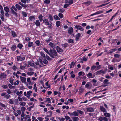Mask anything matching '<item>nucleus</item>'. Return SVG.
<instances>
[{
	"instance_id": "nucleus-3",
	"label": "nucleus",
	"mask_w": 121,
	"mask_h": 121,
	"mask_svg": "<svg viewBox=\"0 0 121 121\" xmlns=\"http://www.w3.org/2000/svg\"><path fill=\"white\" fill-rule=\"evenodd\" d=\"M1 95L2 97H4L5 98L7 99H9L11 97L10 95L4 92L2 93Z\"/></svg>"
},
{
	"instance_id": "nucleus-20",
	"label": "nucleus",
	"mask_w": 121,
	"mask_h": 121,
	"mask_svg": "<svg viewBox=\"0 0 121 121\" xmlns=\"http://www.w3.org/2000/svg\"><path fill=\"white\" fill-rule=\"evenodd\" d=\"M40 54L41 56V58L42 59L45 58V55L43 52L41 51L40 52Z\"/></svg>"
},
{
	"instance_id": "nucleus-5",
	"label": "nucleus",
	"mask_w": 121,
	"mask_h": 121,
	"mask_svg": "<svg viewBox=\"0 0 121 121\" xmlns=\"http://www.w3.org/2000/svg\"><path fill=\"white\" fill-rule=\"evenodd\" d=\"M56 49L58 53L59 54H61L63 52V50L58 46H56Z\"/></svg>"
},
{
	"instance_id": "nucleus-27",
	"label": "nucleus",
	"mask_w": 121,
	"mask_h": 121,
	"mask_svg": "<svg viewBox=\"0 0 121 121\" xmlns=\"http://www.w3.org/2000/svg\"><path fill=\"white\" fill-rule=\"evenodd\" d=\"M16 46L15 45H13L11 48V49L12 51H14L16 48Z\"/></svg>"
},
{
	"instance_id": "nucleus-61",
	"label": "nucleus",
	"mask_w": 121,
	"mask_h": 121,
	"mask_svg": "<svg viewBox=\"0 0 121 121\" xmlns=\"http://www.w3.org/2000/svg\"><path fill=\"white\" fill-rule=\"evenodd\" d=\"M85 4L87 5H88L91 4V2L90 1H88L87 2H86Z\"/></svg>"
},
{
	"instance_id": "nucleus-45",
	"label": "nucleus",
	"mask_w": 121,
	"mask_h": 121,
	"mask_svg": "<svg viewBox=\"0 0 121 121\" xmlns=\"http://www.w3.org/2000/svg\"><path fill=\"white\" fill-rule=\"evenodd\" d=\"M28 63L29 65L31 66H33L34 65V63L30 61L28 62Z\"/></svg>"
},
{
	"instance_id": "nucleus-32",
	"label": "nucleus",
	"mask_w": 121,
	"mask_h": 121,
	"mask_svg": "<svg viewBox=\"0 0 121 121\" xmlns=\"http://www.w3.org/2000/svg\"><path fill=\"white\" fill-rule=\"evenodd\" d=\"M8 103L10 104H14L13 101L12 99H9L8 100Z\"/></svg>"
},
{
	"instance_id": "nucleus-14",
	"label": "nucleus",
	"mask_w": 121,
	"mask_h": 121,
	"mask_svg": "<svg viewBox=\"0 0 121 121\" xmlns=\"http://www.w3.org/2000/svg\"><path fill=\"white\" fill-rule=\"evenodd\" d=\"M73 0H65V2L68 3L69 5H70L73 3Z\"/></svg>"
},
{
	"instance_id": "nucleus-56",
	"label": "nucleus",
	"mask_w": 121,
	"mask_h": 121,
	"mask_svg": "<svg viewBox=\"0 0 121 121\" xmlns=\"http://www.w3.org/2000/svg\"><path fill=\"white\" fill-rule=\"evenodd\" d=\"M26 67V66L20 65V69L23 70L25 69Z\"/></svg>"
},
{
	"instance_id": "nucleus-44",
	"label": "nucleus",
	"mask_w": 121,
	"mask_h": 121,
	"mask_svg": "<svg viewBox=\"0 0 121 121\" xmlns=\"http://www.w3.org/2000/svg\"><path fill=\"white\" fill-rule=\"evenodd\" d=\"M120 61V60H118L115 58H113L112 60V62H119Z\"/></svg>"
},
{
	"instance_id": "nucleus-51",
	"label": "nucleus",
	"mask_w": 121,
	"mask_h": 121,
	"mask_svg": "<svg viewBox=\"0 0 121 121\" xmlns=\"http://www.w3.org/2000/svg\"><path fill=\"white\" fill-rule=\"evenodd\" d=\"M27 74L29 76H31L34 74V72H28L27 73Z\"/></svg>"
},
{
	"instance_id": "nucleus-7",
	"label": "nucleus",
	"mask_w": 121,
	"mask_h": 121,
	"mask_svg": "<svg viewBox=\"0 0 121 121\" xmlns=\"http://www.w3.org/2000/svg\"><path fill=\"white\" fill-rule=\"evenodd\" d=\"M20 77L22 82L25 84H26V78L21 76H20Z\"/></svg>"
},
{
	"instance_id": "nucleus-23",
	"label": "nucleus",
	"mask_w": 121,
	"mask_h": 121,
	"mask_svg": "<svg viewBox=\"0 0 121 121\" xmlns=\"http://www.w3.org/2000/svg\"><path fill=\"white\" fill-rule=\"evenodd\" d=\"M87 76L89 78H94V76H93L92 73L89 72L88 74L87 75Z\"/></svg>"
},
{
	"instance_id": "nucleus-17",
	"label": "nucleus",
	"mask_w": 121,
	"mask_h": 121,
	"mask_svg": "<svg viewBox=\"0 0 121 121\" xmlns=\"http://www.w3.org/2000/svg\"><path fill=\"white\" fill-rule=\"evenodd\" d=\"M11 13L12 14L14 15V16H15L16 17H17L18 16L17 13L12 9H11Z\"/></svg>"
},
{
	"instance_id": "nucleus-2",
	"label": "nucleus",
	"mask_w": 121,
	"mask_h": 121,
	"mask_svg": "<svg viewBox=\"0 0 121 121\" xmlns=\"http://www.w3.org/2000/svg\"><path fill=\"white\" fill-rule=\"evenodd\" d=\"M49 55L51 57L53 58H55V56H57V54L56 51L55 49H53V50L52 52L51 53H49Z\"/></svg>"
},
{
	"instance_id": "nucleus-26",
	"label": "nucleus",
	"mask_w": 121,
	"mask_h": 121,
	"mask_svg": "<svg viewBox=\"0 0 121 121\" xmlns=\"http://www.w3.org/2000/svg\"><path fill=\"white\" fill-rule=\"evenodd\" d=\"M34 44L33 42H29L28 44V47L30 48L31 47H32L33 46Z\"/></svg>"
},
{
	"instance_id": "nucleus-37",
	"label": "nucleus",
	"mask_w": 121,
	"mask_h": 121,
	"mask_svg": "<svg viewBox=\"0 0 121 121\" xmlns=\"http://www.w3.org/2000/svg\"><path fill=\"white\" fill-rule=\"evenodd\" d=\"M61 22L60 21H57L56 22V25L57 27H58L60 26Z\"/></svg>"
},
{
	"instance_id": "nucleus-58",
	"label": "nucleus",
	"mask_w": 121,
	"mask_h": 121,
	"mask_svg": "<svg viewBox=\"0 0 121 121\" xmlns=\"http://www.w3.org/2000/svg\"><path fill=\"white\" fill-rule=\"evenodd\" d=\"M1 87L4 89H7L8 88V86L6 85H3L1 86Z\"/></svg>"
},
{
	"instance_id": "nucleus-22",
	"label": "nucleus",
	"mask_w": 121,
	"mask_h": 121,
	"mask_svg": "<svg viewBox=\"0 0 121 121\" xmlns=\"http://www.w3.org/2000/svg\"><path fill=\"white\" fill-rule=\"evenodd\" d=\"M43 22L45 23L46 25H49V22L48 20L46 19H44Z\"/></svg>"
},
{
	"instance_id": "nucleus-25",
	"label": "nucleus",
	"mask_w": 121,
	"mask_h": 121,
	"mask_svg": "<svg viewBox=\"0 0 121 121\" xmlns=\"http://www.w3.org/2000/svg\"><path fill=\"white\" fill-rule=\"evenodd\" d=\"M15 6L16 8L18 10H21L22 8V7L19 4H16L15 5Z\"/></svg>"
},
{
	"instance_id": "nucleus-6",
	"label": "nucleus",
	"mask_w": 121,
	"mask_h": 121,
	"mask_svg": "<svg viewBox=\"0 0 121 121\" xmlns=\"http://www.w3.org/2000/svg\"><path fill=\"white\" fill-rule=\"evenodd\" d=\"M108 80L107 79H105L103 82V83L104 84V85L103 86L104 87H105L107 86L108 85L110 84V82H108Z\"/></svg>"
},
{
	"instance_id": "nucleus-43",
	"label": "nucleus",
	"mask_w": 121,
	"mask_h": 121,
	"mask_svg": "<svg viewBox=\"0 0 121 121\" xmlns=\"http://www.w3.org/2000/svg\"><path fill=\"white\" fill-rule=\"evenodd\" d=\"M67 42L68 43H74V40L73 39H71L68 40Z\"/></svg>"
},
{
	"instance_id": "nucleus-46",
	"label": "nucleus",
	"mask_w": 121,
	"mask_h": 121,
	"mask_svg": "<svg viewBox=\"0 0 121 121\" xmlns=\"http://www.w3.org/2000/svg\"><path fill=\"white\" fill-rule=\"evenodd\" d=\"M18 69V68H17L15 65L13 66L12 67L14 71L17 70Z\"/></svg>"
},
{
	"instance_id": "nucleus-18",
	"label": "nucleus",
	"mask_w": 121,
	"mask_h": 121,
	"mask_svg": "<svg viewBox=\"0 0 121 121\" xmlns=\"http://www.w3.org/2000/svg\"><path fill=\"white\" fill-rule=\"evenodd\" d=\"M81 34L80 33H78L75 35V37L76 38L75 40L76 41H77L79 37H80Z\"/></svg>"
},
{
	"instance_id": "nucleus-55",
	"label": "nucleus",
	"mask_w": 121,
	"mask_h": 121,
	"mask_svg": "<svg viewBox=\"0 0 121 121\" xmlns=\"http://www.w3.org/2000/svg\"><path fill=\"white\" fill-rule=\"evenodd\" d=\"M14 102L15 104H18L19 103L18 99H15L14 100Z\"/></svg>"
},
{
	"instance_id": "nucleus-19",
	"label": "nucleus",
	"mask_w": 121,
	"mask_h": 121,
	"mask_svg": "<svg viewBox=\"0 0 121 121\" xmlns=\"http://www.w3.org/2000/svg\"><path fill=\"white\" fill-rule=\"evenodd\" d=\"M73 121H77L79 120V118L76 116H74L72 117Z\"/></svg>"
},
{
	"instance_id": "nucleus-33",
	"label": "nucleus",
	"mask_w": 121,
	"mask_h": 121,
	"mask_svg": "<svg viewBox=\"0 0 121 121\" xmlns=\"http://www.w3.org/2000/svg\"><path fill=\"white\" fill-rule=\"evenodd\" d=\"M40 63L41 64L43 65V66H45L46 65H44L43 63V61L42 59L40 58H39L38 59Z\"/></svg>"
},
{
	"instance_id": "nucleus-31",
	"label": "nucleus",
	"mask_w": 121,
	"mask_h": 121,
	"mask_svg": "<svg viewBox=\"0 0 121 121\" xmlns=\"http://www.w3.org/2000/svg\"><path fill=\"white\" fill-rule=\"evenodd\" d=\"M35 18V17L33 16H30L29 17V20L30 21H32L34 20Z\"/></svg>"
},
{
	"instance_id": "nucleus-16",
	"label": "nucleus",
	"mask_w": 121,
	"mask_h": 121,
	"mask_svg": "<svg viewBox=\"0 0 121 121\" xmlns=\"http://www.w3.org/2000/svg\"><path fill=\"white\" fill-rule=\"evenodd\" d=\"M100 108L101 111L103 112H107L106 110L103 106H100Z\"/></svg>"
},
{
	"instance_id": "nucleus-13",
	"label": "nucleus",
	"mask_w": 121,
	"mask_h": 121,
	"mask_svg": "<svg viewBox=\"0 0 121 121\" xmlns=\"http://www.w3.org/2000/svg\"><path fill=\"white\" fill-rule=\"evenodd\" d=\"M73 28L71 27H69L68 30V33L70 34H72L73 31Z\"/></svg>"
},
{
	"instance_id": "nucleus-54",
	"label": "nucleus",
	"mask_w": 121,
	"mask_h": 121,
	"mask_svg": "<svg viewBox=\"0 0 121 121\" xmlns=\"http://www.w3.org/2000/svg\"><path fill=\"white\" fill-rule=\"evenodd\" d=\"M26 109V108L24 107V106H23L22 107H21V110L22 112H24Z\"/></svg>"
},
{
	"instance_id": "nucleus-63",
	"label": "nucleus",
	"mask_w": 121,
	"mask_h": 121,
	"mask_svg": "<svg viewBox=\"0 0 121 121\" xmlns=\"http://www.w3.org/2000/svg\"><path fill=\"white\" fill-rule=\"evenodd\" d=\"M58 16L61 18H62L63 17V14L61 13H60L58 14Z\"/></svg>"
},
{
	"instance_id": "nucleus-34",
	"label": "nucleus",
	"mask_w": 121,
	"mask_h": 121,
	"mask_svg": "<svg viewBox=\"0 0 121 121\" xmlns=\"http://www.w3.org/2000/svg\"><path fill=\"white\" fill-rule=\"evenodd\" d=\"M38 18L40 22H41L43 20V16L41 14H40L38 16Z\"/></svg>"
},
{
	"instance_id": "nucleus-48",
	"label": "nucleus",
	"mask_w": 121,
	"mask_h": 121,
	"mask_svg": "<svg viewBox=\"0 0 121 121\" xmlns=\"http://www.w3.org/2000/svg\"><path fill=\"white\" fill-rule=\"evenodd\" d=\"M23 93L22 91H21L20 92L18 91L16 93V94L18 95L19 96L20 95L22 94Z\"/></svg>"
},
{
	"instance_id": "nucleus-42",
	"label": "nucleus",
	"mask_w": 121,
	"mask_h": 121,
	"mask_svg": "<svg viewBox=\"0 0 121 121\" xmlns=\"http://www.w3.org/2000/svg\"><path fill=\"white\" fill-rule=\"evenodd\" d=\"M85 74L84 72H83L81 71L79 72L78 73V75L79 76H84L85 75Z\"/></svg>"
},
{
	"instance_id": "nucleus-10",
	"label": "nucleus",
	"mask_w": 121,
	"mask_h": 121,
	"mask_svg": "<svg viewBox=\"0 0 121 121\" xmlns=\"http://www.w3.org/2000/svg\"><path fill=\"white\" fill-rule=\"evenodd\" d=\"M6 76L7 75L6 74L2 73L0 75V79L1 80H2L4 78H6Z\"/></svg>"
},
{
	"instance_id": "nucleus-8",
	"label": "nucleus",
	"mask_w": 121,
	"mask_h": 121,
	"mask_svg": "<svg viewBox=\"0 0 121 121\" xmlns=\"http://www.w3.org/2000/svg\"><path fill=\"white\" fill-rule=\"evenodd\" d=\"M103 12V11H102L101 10H99L95 12V13H93L92 14L90 15V16H92L96 15L102 13Z\"/></svg>"
},
{
	"instance_id": "nucleus-39",
	"label": "nucleus",
	"mask_w": 121,
	"mask_h": 121,
	"mask_svg": "<svg viewBox=\"0 0 121 121\" xmlns=\"http://www.w3.org/2000/svg\"><path fill=\"white\" fill-rule=\"evenodd\" d=\"M6 93L8 94H12V92L10 89H8L6 91Z\"/></svg>"
},
{
	"instance_id": "nucleus-60",
	"label": "nucleus",
	"mask_w": 121,
	"mask_h": 121,
	"mask_svg": "<svg viewBox=\"0 0 121 121\" xmlns=\"http://www.w3.org/2000/svg\"><path fill=\"white\" fill-rule=\"evenodd\" d=\"M43 50L46 52V53L49 55L50 52L47 49L45 48H43Z\"/></svg>"
},
{
	"instance_id": "nucleus-30",
	"label": "nucleus",
	"mask_w": 121,
	"mask_h": 121,
	"mask_svg": "<svg viewBox=\"0 0 121 121\" xmlns=\"http://www.w3.org/2000/svg\"><path fill=\"white\" fill-rule=\"evenodd\" d=\"M4 9L6 12L8 13L9 11V7L7 6L4 7Z\"/></svg>"
},
{
	"instance_id": "nucleus-1",
	"label": "nucleus",
	"mask_w": 121,
	"mask_h": 121,
	"mask_svg": "<svg viewBox=\"0 0 121 121\" xmlns=\"http://www.w3.org/2000/svg\"><path fill=\"white\" fill-rule=\"evenodd\" d=\"M107 71V69L104 70L102 69L97 71L95 72V73L96 75H99L101 74H104L106 73Z\"/></svg>"
},
{
	"instance_id": "nucleus-62",
	"label": "nucleus",
	"mask_w": 121,
	"mask_h": 121,
	"mask_svg": "<svg viewBox=\"0 0 121 121\" xmlns=\"http://www.w3.org/2000/svg\"><path fill=\"white\" fill-rule=\"evenodd\" d=\"M37 119L39 120V121H42L43 120V118L41 117H38Z\"/></svg>"
},
{
	"instance_id": "nucleus-59",
	"label": "nucleus",
	"mask_w": 121,
	"mask_h": 121,
	"mask_svg": "<svg viewBox=\"0 0 121 121\" xmlns=\"http://www.w3.org/2000/svg\"><path fill=\"white\" fill-rule=\"evenodd\" d=\"M58 11L59 12H60L63 13L65 11V10L64 9H62L60 8H59V9Z\"/></svg>"
},
{
	"instance_id": "nucleus-15",
	"label": "nucleus",
	"mask_w": 121,
	"mask_h": 121,
	"mask_svg": "<svg viewBox=\"0 0 121 121\" xmlns=\"http://www.w3.org/2000/svg\"><path fill=\"white\" fill-rule=\"evenodd\" d=\"M49 46L51 47L53 49H55L56 48V46L52 42H50L49 43Z\"/></svg>"
},
{
	"instance_id": "nucleus-21",
	"label": "nucleus",
	"mask_w": 121,
	"mask_h": 121,
	"mask_svg": "<svg viewBox=\"0 0 121 121\" xmlns=\"http://www.w3.org/2000/svg\"><path fill=\"white\" fill-rule=\"evenodd\" d=\"M78 113L76 111H75L72 112V116H78Z\"/></svg>"
},
{
	"instance_id": "nucleus-57",
	"label": "nucleus",
	"mask_w": 121,
	"mask_h": 121,
	"mask_svg": "<svg viewBox=\"0 0 121 121\" xmlns=\"http://www.w3.org/2000/svg\"><path fill=\"white\" fill-rule=\"evenodd\" d=\"M4 28L7 31H10L11 30V29L7 26L4 27Z\"/></svg>"
},
{
	"instance_id": "nucleus-35",
	"label": "nucleus",
	"mask_w": 121,
	"mask_h": 121,
	"mask_svg": "<svg viewBox=\"0 0 121 121\" xmlns=\"http://www.w3.org/2000/svg\"><path fill=\"white\" fill-rule=\"evenodd\" d=\"M48 18H49L50 20L49 22H51V21H52L53 20V17L52 15L49 14V15L48 17Z\"/></svg>"
},
{
	"instance_id": "nucleus-50",
	"label": "nucleus",
	"mask_w": 121,
	"mask_h": 121,
	"mask_svg": "<svg viewBox=\"0 0 121 121\" xmlns=\"http://www.w3.org/2000/svg\"><path fill=\"white\" fill-rule=\"evenodd\" d=\"M23 47V45L20 43H19L17 46V47L20 49L22 48Z\"/></svg>"
},
{
	"instance_id": "nucleus-28",
	"label": "nucleus",
	"mask_w": 121,
	"mask_h": 121,
	"mask_svg": "<svg viewBox=\"0 0 121 121\" xmlns=\"http://www.w3.org/2000/svg\"><path fill=\"white\" fill-rule=\"evenodd\" d=\"M35 24L37 26H39L40 24V23L38 20H37L35 22Z\"/></svg>"
},
{
	"instance_id": "nucleus-41",
	"label": "nucleus",
	"mask_w": 121,
	"mask_h": 121,
	"mask_svg": "<svg viewBox=\"0 0 121 121\" xmlns=\"http://www.w3.org/2000/svg\"><path fill=\"white\" fill-rule=\"evenodd\" d=\"M8 86L9 87L10 89H14L15 88V86H13L10 84H9L8 85Z\"/></svg>"
},
{
	"instance_id": "nucleus-29",
	"label": "nucleus",
	"mask_w": 121,
	"mask_h": 121,
	"mask_svg": "<svg viewBox=\"0 0 121 121\" xmlns=\"http://www.w3.org/2000/svg\"><path fill=\"white\" fill-rule=\"evenodd\" d=\"M102 97V96H100L99 97H97V96H95V97H93L92 99H91V100H89V101H90L91 100H95L96 99H97L98 98H101Z\"/></svg>"
},
{
	"instance_id": "nucleus-53",
	"label": "nucleus",
	"mask_w": 121,
	"mask_h": 121,
	"mask_svg": "<svg viewBox=\"0 0 121 121\" xmlns=\"http://www.w3.org/2000/svg\"><path fill=\"white\" fill-rule=\"evenodd\" d=\"M54 19L56 20H60V18L57 15H56L54 16Z\"/></svg>"
},
{
	"instance_id": "nucleus-49",
	"label": "nucleus",
	"mask_w": 121,
	"mask_h": 121,
	"mask_svg": "<svg viewBox=\"0 0 121 121\" xmlns=\"http://www.w3.org/2000/svg\"><path fill=\"white\" fill-rule=\"evenodd\" d=\"M43 60V62L45 64H46L48 63V61L45 59L43 58L42 59Z\"/></svg>"
},
{
	"instance_id": "nucleus-40",
	"label": "nucleus",
	"mask_w": 121,
	"mask_h": 121,
	"mask_svg": "<svg viewBox=\"0 0 121 121\" xmlns=\"http://www.w3.org/2000/svg\"><path fill=\"white\" fill-rule=\"evenodd\" d=\"M37 46H39L40 45V43L39 40H37L35 42Z\"/></svg>"
},
{
	"instance_id": "nucleus-9",
	"label": "nucleus",
	"mask_w": 121,
	"mask_h": 121,
	"mask_svg": "<svg viewBox=\"0 0 121 121\" xmlns=\"http://www.w3.org/2000/svg\"><path fill=\"white\" fill-rule=\"evenodd\" d=\"M17 61H23L25 60V58L24 57L18 56L17 57Z\"/></svg>"
},
{
	"instance_id": "nucleus-24",
	"label": "nucleus",
	"mask_w": 121,
	"mask_h": 121,
	"mask_svg": "<svg viewBox=\"0 0 121 121\" xmlns=\"http://www.w3.org/2000/svg\"><path fill=\"white\" fill-rule=\"evenodd\" d=\"M104 115L105 117H107L108 118H109L111 116V115L109 113L105 112L104 114Z\"/></svg>"
},
{
	"instance_id": "nucleus-38",
	"label": "nucleus",
	"mask_w": 121,
	"mask_h": 121,
	"mask_svg": "<svg viewBox=\"0 0 121 121\" xmlns=\"http://www.w3.org/2000/svg\"><path fill=\"white\" fill-rule=\"evenodd\" d=\"M84 90L83 89L81 88L79 90L78 93L80 95H81L82 93L83 92Z\"/></svg>"
},
{
	"instance_id": "nucleus-64",
	"label": "nucleus",
	"mask_w": 121,
	"mask_h": 121,
	"mask_svg": "<svg viewBox=\"0 0 121 121\" xmlns=\"http://www.w3.org/2000/svg\"><path fill=\"white\" fill-rule=\"evenodd\" d=\"M103 117H102L100 116L98 118V120L99 121H102L103 120Z\"/></svg>"
},
{
	"instance_id": "nucleus-4",
	"label": "nucleus",
	"mask_w": 121,
	"mask_h": 121,
	"mask_svg": "<svg viewBox=\"0 0 121 121\" xmlns=\"http://www.w3.org/2000/svg\"><path fill=\"white\" fill-rule=\"evenodd\" d=\"M86 88L90 89L93 87V85L90 82H88L85 85Z\"/></svg>"
},
{
	"instance_id": "nucleus-11",
	"label": "nucleus",
	"mask_w": 121,
	"mask_h": 121,
	"mask_svg": "<svg viewBox=\"0 0 121 121\" xmlns=\"http://www.w3.org/2000/svg\"><path fill=\"white\" fill-rule=\"evenodd\" d=\"M75 27L77 29L80 30L82 31L84 30L83 29L82 27L79 25H76Z\"/></svg>"
},
{
	"instance_id": "nucleus-36",
	"label": "nucleus",
	"mask_w": 121,
	"mask_h": 121,
	"mask_svg": "<svg viewBox=\"0 0 121 121\" xmlns=\"http://www.w3.org/2000/svg\"><path fill=\"white\" fill-rule=\"evenodd\" d=\"M26 103L24 102H21L19 103V104L20 106H24L26 104Z\"/></svg>"
},
{
	"instance_id": "nucleus-47",
	"label": "nucleus",
	"mask_w": 121,
	"mask_h": 121,
	"mask_svg": "<svg viewBox=\"0 0 121 121\" xmlns=\"http://www.w3.org/2000/svg\"><path fill=\"white\" fill-rule=\"evenodd\" d=\"M12 36L14 37H15L17 35L16 33L13 31H12Z\"/></svg>"
},
{
	"instance_id": "nucleus-12",
	"label": "nucleus",
	"mask_w": 121,
	"mask_h": 121,
	"mask_svg": "<svg viewBox=\"0 0 121 121\" xmlns=\"http://www.w3.org/2000/svg\"><path fill=\"white\" fill-rule=\"evenodd\" d=\"M86 109L88 112H93L94 111V108L91 107H89L87 108H86Z\"/></svg>"
},
{
	"instance_id": "nucleus-52",
	"label": "nucleus",
	"mask_w": 121,
	"mask_h": 121,
	"mask_svg": "<svg viewBox=\"0 0 121 121\" xmlns=\"http://www.w3.org/2000/svg\"><path fill=\"white\" fill-rule=\"evenodd\" d=\"M22 13L23 16L24 17H26L27 16V14L25 12L22 11Z\"/></svg>"
}]
</instances>
